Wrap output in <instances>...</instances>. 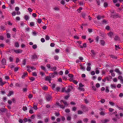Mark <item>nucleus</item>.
Segmentation results:
<instances>
[{"label":"nucleus","mask_w":123,"mask_h":123,"mask_svg":"<svg viewBox=\"0 0 123 123\" xmlns=\"http://www.w3.org/2000/svg\"><path fill=\"white\" fill-rule=\"evenodd\" d=\"M72 89V87L71 86H68V88L66 90L65 92L66 93H68L70 92Z\"/></svg>","instance_id":"obj_1"},{"label":"nucleus","mask_w":123,"mask_h":123,"mask_svg":"<svg viewBox=\"0 0 123 123\" xmlns=\"http://www.w3.org/2000/svg\"><path fill=\"white\" fill-rule=\"evenodd\" d=\"M52 97L50 95H47L46 97V100L48 101H50V100L52 99Z\"/></svg>","instance_id":"obj_2"},{"label":"nucleus","mask_w":123,"mask_h":123,"mask_svg":"<svg viewBox=\"0 0 123 123\" xmlns=\"http://www.w3.org/2000/svg\"><path fill=\"white\" fill-rule=\"evenodd\" d=\"M13 50L14 52L16 53H21L22 51V50L20 49L17 50L13 49Z\"/></svg>","instance_id":"obj_3"},{"label":"nucleus","mask_w":123,"mask_h":123,"mask_svg":"<svg viewBox=\"0 0 123 123\" xmlns=\"http://www.w3.org/2000/svg\"><path fill=\"white\" fill-rule=\"evenodd\" d=\"M60 102L61 103H63L65 105L64 106H68V104L64 100H62Z\"/></svg>","instance_id":"obj_4"},{"label":"nucleus","mask_w":123,"mask_h":123,"mask_svg":"<svg viewBox=\"0 0 123 123\" xmlns=\"http://www.w3.org/2000/svg\"><path fill=\"white\" fill-rule=\"evenodd\" d=\"M14 92L13 91H10L9 92V93L7 94V96H8L9 97L12 95L13 94Z\"/></svg>","instance_id":"obj_5"},{"label":"nucleus","mask_w":123,"mask_h":123,"mask_svg":"<svg viewBox=\"0 0 123 123\" xmlns=\"http://www.w3.org/2000/svg\"><path fill=\"white\" fill-rule=\"evenodd\" d=\"M107 35L110 37H112V36L113 35V32L111 31L107 33Z\"/></svg>","instance_id":"obj_6"},{"label":"nucleus","mask_w":123,"mask_h":123,"mask_svg":"<svg viewBox=\"0 0 123 123\" xmlns=\"http://www.w3.org/2000/svg\"><path fill=\"white\" fill-rule=\"evenodd\" d=\"M51 78L50 77L47 76L45 78V80L48 81L50 83V80H51Z\"/></svg>","instance_id":"obj_7"},{"label":"nucleus","mask_w":123,"mask_h":123,"mask_svg":"<svg viewBox=\"0 0 123 123\" xmlns=\"http://www.w3.org/2000/svg\"><path fill=\"white\" fill-rule=\"evenodd\" d=\"M7 109L4 108H1L0 109V110L1 112H6Z\"/></svg>","instance_id":"obj_8"},{"label":"nucleus","mask_w":123,"mask_h":123,"mask_svg":"<svg viewBox=\"0 0 123 123\" xmlns=\"http://www.w3.org/2000/svg\"><path fill=\"white\" fill-rule=\"evenodd\" d=\"M101 121L103 123H106L109 121V119H105L102 120Z\"/></svg>","instance_id":"obj_9"},{"label":"nucleus","mask_w":123,"mask_h":123,"mask_svg":"<svg viewBox=\"0 0 123 123\" xmlns=\"http://www.w3.org/2000/svg\"><path fill=\"white\" fill-rule=\"evenodd\" d=\"M115 71L116 73L119 74H121L122 73L121 72L119 69L118 68L116 69L115 70Z\"/></svg>","instance_id":"obj_10"},{"label":"nucleus","mask_w":123,"mask_h":123,"mask_svg":"<svg viewBox=\"0 0 123 123\" xmlns=\"http://www.w3.org/2000/svg\"><path fill=\"white\" fill-rule=\"evenodd\" d=\"M112 89H115L116 88V86L115 84H111L110 85Z\"/></svg>","instance_id":"obj_11"},{"label":"nucleus","mask_w":123,"mask_h":123,"mask_svg":"<svg viewBox=\"0 0 123 123\" xmlns=\"http://www.w3.org/2000/svg\"><path fill=\"white\" fill-rule=\"evenodd\" d=\"M118 78L120 80L122 83H123V79L122 76H119L118 77Z\"/></svg>","instance_id":"obj_12"},{"label":"nucleus","mask_w":123,"mask_h":123,"mask_svg":"<svg viewBox=\"0 0 123 123\" xmlns=\"http://www.w3.org/2000/svg\"><path fill=\"white\" fill-rule=\"evenodd\" d=\"M37 58V56L36 54H34L31 57L32 59H36Z\"/></svg>","instance_id":"obj_13"},{"label":"nucleus","mask_w":123,"mask_h":123,"mask_svg":"<svg viewBox=\"0 0 123 123\" xmlns=\"http://www.w3.org/2000/svg\"><path fill=\"white\" fill-rule=\"evenodd\" d=\"M1 63L2 64L4 65L6 64V61L5 59L4 58H3L2 59V61H1Z\"/></svg>","instance_id":"obj_14"},{"label":"nucleus","mask_w":123,"mask_h":123,"mask_svg":"<svg viewBox=\"0 0 123 123\" xmlns=\"http://www.w3.org/2000/svg\"><path fill=\"white\" fill-rule=\"evenodd\" d=\"M111 16L113 18H114L115 17L117 18L119 17V16L118 14H115L113 15H112Z\"/></svg>","instance_id":"obj_15"},{"label":"nucleus","mask_w":123,"mask_h":123,"mask_svg":"<svg viewBox=\"0 0 123 123\" xmlns=\"http://www.w3.org/2000/svg\"><path fill=\"white\" fill-rule=\"evenodd\" d=\"M56 67H51L50 68L51 70L52 71H55L56 69Z\"/></svg>","instance_id":"obj_16"},{"label":"nucleus","mask_w":123,"mask_h":123,"mask_svg":"<svg viewBox=\"0 0 123 123\" xmlns=\"http://www.w3.org/2000/svg\"><path fill=\"white\" fill-rule=\"evenodd\" d=\"M91 52L92 53V55L93 56H94L96 54V53L93 50H92L91 51Z\"/></svg>","instance_id":"obj_17"},{"label":"nucleus","mask_w":123,"mask_h":123,"mask_svg":"<svg viewBox=\"0 0 123 123\" xmlns=\"http://www.w3.org/2000/svg\"><path fill=\"white\" fill-rule=\"evenodd\" d=\"M98 68H95V72L96 74H98L100 72L99 70L98 69Z\"/></svg>","instance_id":"obj_18"},{"label":"nucleus","mask_w":123,"mask_h":123,"mask_svg":"<svg viewBox=\"0 0 123 123\" xmlns=\"http://www.w3.org/2000/svg\"><path fill=\"white\" fill-rule=\"evenodd\" d=\"M80 69L84 71L85 70V67L82 66V65H80Z\"/></svg>","instance_id":"obj_19"},{"label":"nucleus","mask_w":123,"mask_h":123,"mask_svg":"<svg viewBox=\"0 0 123 123\" xmlns=\"http://www.w3.org/2000/svg\"><path fill=\"white\" fill-rule=\"evenodd\" d=\"M104 18V17L102 16H101L100 15L98 16L97 17V19L98 20H100V19H101V18Z\"/></svg>","instance_id":"obj_20"},{"label":"nucleus","mask_w":123,"mask_h":123,"mask_svg":"<svg viewBox=\"0 0 123 123\" xmlns=\"http://www.w3.org/2000/svg\"><path fill=\"white\" fill-rule=\"evenodd\" d=\"M106 114V113H105V111H101L99 113L100 115L103 116L104 115Z\"/></svg>","instance_id":"obj_21"},{"label":"nucleus","mask_w":123,"mask_h":123,"mask_svg":"<svg viewBox=\"0 0 123 123\" xmlns=\"http://www.w3.org/2000/svg\"><path fill=\"white\" fill-rule=\"evenodd\" d=\"M100 43L102 45L104 46L105 42L104 40H102L100 41Z\"/></svg>","instance_id":"obj_22"},{"label":"nucleus","mask_w":123,"mask_h":123,"mask_svg":"<svg viewBox=\"0 0 123 123\" xmlns=\"http://www.w3.org/2000/svg\"><path fill=\"white\" fill-rule=\"evenodd\" d=\"M41 67L42 69L44 70L45 71H46L47 69H46L45 67L43 66H41Z\"/></svg>","instance_id":"obj_23"},{"label":"nucleus","mask_w":123,"mask_h":123,"mask_svg":"<svg viewBox=\"0 0 123 123\" xmlns=\"http://www.w3.org/2000/svg\"><path fill=\"white\" fill-rule=\"evenodd\" d=\"M49 75L50 76L51 78H53L54 77L55 75L53 73H52L49 74Z\"/></svg>","instance_id":"obj_24"},{"label":"nucleus","mask_w":123,"mask_h":123,"mask_svg":"<svg viewBox=\"0 0 123 123\" xmlns=\"http://www.w3.org/2000/svg\"><path fill=\"white\" fill-rule=\"evenodd\" d=\"M27 73L26 72L24 73L23 75L22 76V78H24L25 77V76L27 75Z\"/></svg>","instance_id":"obj_25"},{"label":"nucleus","mask_w":123,"mask_h":123,"mask_svg":"<svg viewBox=\"0 0 123 123\" xmlns=\"http://www.w3.org/2000/svg\"><path fill=\"white\" fill-rule=\"evenodd\" d=\"M29 19V16L27 15H25V19L27 20Z\"/></svg>","instance_id":"obj_26"},{"label":"nucleus","mask_w":123,"mask_h":123,"mask_svg":"<svg viewBox=\"0 0 123 123\" xmlns=\"http://www.w3.org/2000/svg\"><path fill=\"white\" fill-rule=\"evenodd\" d=\"M114 39L116 40H119V38L117 36H116L115 37Z\"/></svg>","instance_id":"obj_27"},{"label":"nucleus","mask_w":123,"mask_h":123,"mask_svg":"<svg viewBox=\"0 0 123 123\" xmlns=\"http://www.w3.org/2000/svg\"><path fill=\"white\" fill-rule=\"evenodd\" d=\"M26 60L25 59H24L22 62V63L24 65H25L26 64Z\"/></svg>","instance_id":"obj_28"},{"label":"nucleus","mask_w":123,"mask_h":123,"mask_svg":"<svg viewBox=\"0 0 123 123\" xmlns=\"http://www.w3.org/2000/svg\"><path fill=\"white\" fill-rule=\"evenodd\" d=\"M27 109V107L26 106H23V110L25 111H26Z\"/></svg>","instance_id":"obj_29"},{"label":"nucleus","mask_w":123,"mask_h":123,"mask_svg":"<svg viewBox=\"0 0 123 123\" xmlns=\"http://www.w3.org/2000/svg\"><path fill=\"white\" fill-rule=\"evenodd\" d=\"M32 47L33 49H35L37 47V46L36 44H34L33 45Z\"/></svg>","instance_id":"obj_30"},{"label":"nucleus","mask_w":123,"mask_h":123,"mask_svg":"<svg viewBox=\"0 0 123 123\" xmlns=\"http://www.w3.org/2000/svg\"><path fill=\"white\" fill-rule=\"evenodd\" d=\"M55 86H56L55 84H53L52 86V88L53 90H56V89L55 88Z\"/></svg>","instance_id":"obj_31"},{"label":"nucleus","mask_w":123,"mask_h":123,"mask_svg":"<svg viewBox=\"0 0 123 123\" xmlns=\"http://www.w3.org/2000/svg\"><path fill=\"white\" fill-rule=\"evenodd\" d=\"M15 46L16 47H18L19 46V43L18 42H16L15 43Z\"/></svg>","instance_id":"obj_32"},{"label":"nucleus","mask_w":123,"mask_h":123,"mask_svg":"<svg viewBox=\"0 0 123 123\" xmlns=\"http://www.w3.org/2000/svg\"><path fill=\"white\" fill-rule=\"evenodd\" d=\"M109 91V90L108 89V88L107 86L106 87L105 92H108Z\"/></svg>","instance_id":"obj_33"},{"label":"nucleus","mask_w":123,"mask_h":123,"mask_svg":"<svg viewBox=\"0 0 123 123\" xmlns=\"http://www.w3.org/2000/svg\"><path fill=\"white\" fill-rule=\"evenodd\" d=\"M59 58V56L57 55H55L54 56V59L56 60H58Z\"/></svg>","instance_id":"obj_34"},{"label":"nucleus","mask_w":123,"mask_h":123,"mask_svg":"<svg viewBox=\"0 0 123 123\" xmlns=\"http://www.w3.org/2000/svg\"><path fill=\"white\" fill-rule=\"evenodd\" d=\"M91 69V67H90L88 66L86 68V70L88 71H89Z\"/></svg>","instance_id":"obj_35"},{"label":"nucleus","mask_w":123,"mask_h":123,"mask_svg":"<svg viewBox=\"0 0 123 123\" xmlns=\"http://www.w3.org/2000/svg\"><path fill=\"white\" fill-rule=\"evenodd\" d=\"M45 38L46 40H49L50 39V37L49 36L46 35V37Z\"/></svg>","instance_id":"obj_36"},{"label":"nucleus","mask_w":123,"mask_h":123,"mask_svg":"<svg viewBox=\"0 0 123 123\" xmlns=\"http://www.w3.org/2000/svg\"><path fill=\"white\" fill-rule=\"evenodd\" d=\"M61 3L62 5H64L65 3V0H62L61 2Z\"/></svg>","instance_id":"obj_37"},{"label":"nucleus","mask_w":123,"mask_h":123,"mask_svg":"<svg viewBox=\"0 0 123 123\" xmlns=\"http://www.w3.org/2000/svg\"><path fill=\"white\" fill-rule=\"evenodd\" d=\"M37 21L38 22L39 24L41 23L42 21V20L41 19H40V18L38 19H37Z\"/></svg>","instance_id":"obj_38"},{"label":"nucleus","mask_w":123,"mask_h":123,"mask_svg":"<svg viewBox=\"0 0 123 123\" xmlns=\"http://www.w3.org/2000/svg\"><path fill=\"white\" fill-rule=\"evenodd\" d=\"M83 113V112L82 111L80 110H79L78 111V114H82Z\"/></svg>","instance_id":"obj_39"},{"label":"nucleus","mask_w":123,"mask_h":123,"mask_svg":"<svg viewBox=\"0 0 123 123\" xmlns=\"http://www.w3.org/2000/svg\"><path fill=\"white\" fill-rule=\"evenodd\" d=\"M48 88V87L46 86H44L43 87V89L45 90H47Z\"/></svg>","instance_id":"obj_40"},{"label":"nucleus","mask_w":123,"mask_h":123,"mask_svg":"<svg viewBox=\"0 0 123 123\" xmlns=\"http://www.w3.org/2000/svg\"><path fill=\"white\" fill-rule=\"evenodd\" d=\"M79 90L81 91H84V88L82 87H79L78 88Z\"/></svg>","instance_id":"obj_41"},{"label":"nucleus","mask_w":123,"mask_h":123,"mask_svg":"<svg viewBox=\"0 0 123 123\" xmlns=\"http://www.w3.org/2000/svg\"><path fill=\"white\" fill-rule=\"evenodd\" d=\"M107 23V21L105 20H104L102 21V23L103 24H106Z\"/></svg>","instance_id":"obj_42"},{"label":"nucleus","mask_w":123,"mask_h":123,"mask_svg":"<svg viewBox=\"0 0 123 123\" xmlns=\"http://www.w3.org/2000/svg\"><path fill=\"white\" fill-rule=\"evenodd\" d=\"M15 86H16L17 87H20V85L18 83H16Z\"/></svg>","instance_id":"obj_43"},{"label":"nucleus","mask_w":123,"mask_h":123,"mask_svg":"<svg viewBox=\"0 0 123 123\" xmlns=\"http://www.w3.org/2000/svg\"><path fill=\"white\" fill-rule=\"evenodd\" d=\"M33 96L32 94H29L28 95V97L29 98H32V97Z\"/></svg>","instance_id":"obj_44"},{"label":"nucleus","mask_w":123,"mask_h":123,"mask_svg":"<svg viewBox=\"0 0 123 123\" xmlns=\"http://www.w3.org/2000/svg\"><path fill=\"white\" fill-rule=\"evenodd\" d=\"M30 79L32 81H33L35 80V78H34L33 77H32L30 78Z\"/></svg>","instance_id":"obj_45"},{"label":"nucleus","mask_w":123,"mask_h":123,"mask_svg":"<svg viewBox=\"0 0 123 123\" xmlns=\"http://www.w3.org/2000/svg\"><path fill=\"white\" fill-rule=\"evenodd\" d=\"M41 116L40 115H37V118L38 119H41Z\"/></svg>","instance_id":"obj_46"},{"label":"nucleus","mask_w":123,"mask_h":123,"mask_svg":"<svg viewBox=\"0 0 123 123\" xmlns=\"http://www.w3.org/2000/svg\"><path fill=\"white\" fill-rule=\"evenodd\" d=\"M99 39V36H97L96 38V42L97 43L98 42V40Z\"/></svg>","instance_id":"obj_47"},{"label":"nucleus","mask_w":123,"mask_h":123,"mask_svg":"<svg viewBox=\"0 0 123 123\" xmlns=\"http://www.w3.org/2000/svg\"><path fill=\"white\" fill-rule=\"evenodd\" d=\"M115 47L116 48L115 49L116 50H117V48L118 49H120V48L119 47V46H117L116 45H115Z\"/></svg>","instance_id":"obj_48"},{"label":"nucleus","mask_w":123,"mask_h":123,"mask_svg":"<svg viewBox=\"0 0 123 123\" xmlns=\"http://www.w3.org/2000/svg\"><path fill=\"white\" fill-rule=\"evenodd\" d=\"M41 41L43 43L45 42V40L44 38H42L41 39Z\"/></svg>","instance_id":"obj_49"},{"label":"nucleus","mask_w":123,"mask_h":123,"mask_svg":"<svg viewBox=\"0 0 123 123\" xmlns=\"http://www.w3.org/2000/svg\"><path fill=\"white\" fill-rule=\"evenodd\" d=\"M30 25L31 26H33L34 25V23L33 22H31L30 23Z\"/></svg>","instance_id":"obj_50"},{"label":"nucleus","mask_w":123,"mask_h":123,"mask_svg":"<svg viewBox=\"0 0 123 123\" xmlns=\"http://www.w3.org/2000/svg\"><path fill=\"white\" fill-rule=\"evenodd\" d=\"M46 67L49 68H51V66L50 65V64H48L46 65Z\"/></svg>","instance_id":"obj_51"},{"label":"nucleus","mask_w":123,"mask_h":123,"mask_svg":"<svg viewBox=\"0 0 123 123\" xmlns=\"http://www.w3.org/2000/svg\"><path fill=\"white\" fill-rule=\"evenodd\" d=\"M65 111L66 112L68 113L70 112V111L69 109H66L65 110Z\"/></svg>","instance_id":"obj_52"},{"label":"nucleus","mask_w":123,"mask_h":123,"mask_svg":"<svg viewBox=\"0 0 123 123\" xmlns=\"http://www.w3.org/2000/svg\"><path fill=\"white\" fill-rule=\"evenodd\" d=\"M29 113L31 114H32L34 112L31 109L29 111Z\"/></svg>","instance_id":"obj_53"},{"label":"nucleus","mask_w":123,"mask_h":123,"mask_svg":"<svg viewBox=\"0 0 123 123\" xmlns=\"http://www.w3.org/2000/svg\"><path fill=\"white\" fill-rule=\"evenodd\" d=\"M54 9L55 10V11H58L59 10V8L57 7H55L54 8Z\"/></svg>","instance_id":"obj_54"},{"label":"nucleus","mask_w":123,"mask_h":123,"mask_svg":"<svg viewBox=\"0 0 123 123\" xmlns=\"http://www.w3.org/2000/svg\"><path fill=\"white\" fill-rule=\"evenodd\" d=\"M105 100L104 99H101V100L99 101L100 102L102 103H104L105 102Z\"/></svg>","instance_id":"obj_55"},{"label":"nucleus","mask_w":123,"mask_h":123,"mask_svg":"<svg viewBox=\"0 0 123 123\" xmlns=\"http://www.w3.org/2000/svg\"><path fill=\"white\" fill-rule=\"evenodd\" d=\"M49 118H47L45 119L44 121L45 122H48L49 120Z\"/></svg>","instance_id":"obj_56"},{"label":"nucleus","mask_w":123,"mask_h":123,"mask_svg":"<svg viewBox=\"0 0 123 123\" xmlns=\"http://www.w3.org/2000/svg\"><path fill=\"white\" fill-rule=\"evenodd\" d=\"M92 90H93L95 91L96 90V89L95 88V87L94 86H92Z\"/></svg>","instance_id":"obj_57"},{"label":"nucleus","mask_w":123,"mask_h":123,"mask_svg":"<svg viewBox=\"0 0 123 123\" xmlns=\"http://www.w3.org/2000/svg\"><path fill=\"white\" fill-rule=\"evenodd\" d=\"M111 57L113 58L117 59V57L116 56H114L113 55H111Z\"/></svg>","instance_id":"obj_58"},{"label":"nucleus","mask_w":123,"mask_h":123,"mask_svg":"<svg viewBox=\"0 0 123 123\" xmlns=\"http://www.w3.org/2000/svg\"><path fill=\"white\" fill-rule=\"evenodd\" d=\"M100 86V84L98 83H97L96 85V86L97 88H99Z\"/></svg>","instance_id":"obj_59"},{"label":"nucleus","mask_w":123,"mask_h":123,"mask_svg":"<svg viewBox=\"0 0 123 123\" xmlns=\"http://www.w3.org/2000/svg\"><path fill=\"white\" fill-rule=\"evenodd\" d=\"M33 108H34V110H37V106H36V105H34L33 106Z\"/></svg>","instance_id":"obj_60"},{"label":"nucleus","mask_w":123,"mask_h":123,"mask_svg":"<svg viewBox=\"0 0 123 123\" xmlns=\"http://www.w3.org/2000/svg\"><path fill=\"white\" fill-rule=\"evenodd\" d=\"M108 5V4L106 2H105L104 3V6L105 7H106Z\"/></svg>","instance_id":"obj_61"},{"label":"nucleus","mask_w":123,"mask_h":123,"mask_svg":"<svg viewBox=\"0 0 123 123\" xmlns=\"http://www.w3.org/2000/svg\"><path fill=\"white\" fill-rule=\"evenodd\" d=\"M91 74L92 75H95V73L94 71H92L91 73Z\"/></svg>","instance_id":"obj_62"},{"label":"nucleus","mask_w":123,"mask_h":123,"mask_svg":"<svg viewBox=\"0 0 123 123\" xmlns=\"http://www.w3.org/2000/svg\"><path fill=\"white\" fill-rule=\"evenodd\" d=\"M23 120L22 119H20L19 120V122L20 123H23Z\"/></svg>","instance_id":"obj_63"},{"label":"nucleus","mask_w":123,"mask_h":123,"mask_svg":"<svg viewBox=\"0 0 123 123\" xmlns=\"http://www.w3.org/2000/svg\"><path fill=\"white\" fill-rule=\"evenodd\" d=\"M123 96V93H120L119 95V96L120 97H122Z\"/></svg>","instance_id":"obj_64"}]
</instances>
